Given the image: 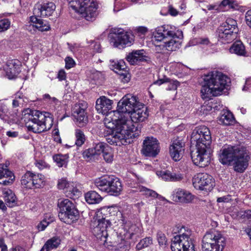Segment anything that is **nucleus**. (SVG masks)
<instances>
[{"label":"nucleus","instance_id":"1","mask_svg":"<svg viewBox=\"0 0 251 251\" xmlns=\"http://www.w3.org/2000/svg\"><path fill=\"white\" fill-rule=\"evenodd\" d=\"M138 103L135 97L125 96L118 102L117 110L107 115L104 124L111 131L106 139L108 143L118 146L125 145L130 144L132 138L139 135L140 131L129 119V114Z\"/></svg>","mask_w":251,"mask_h":251},{"label":"nucleus","instance_id":"2","mask_svg":"<svg viewBox=\"0 0 251 251\" xmlns=\"http://www.w3.org/2000/svg\"><path fill=\"white\" fill-rule=\"evenodd\" d=\"M218 159L223 165L233 166L235 172L243 173L248 166L250 157L245 148L226 145L220 150Z\"/></svg>","mask_w":251,"mask_h":251},{"label":"nucleus","instance_id":"3","mask_svg":"<svg viewBox=\"0 0 251 251\" xmlns=\"http://www.w3.org/2000/svg\"><path fill=\"white\" fill-rule=\"evenodd\" d=\"M183 38L181 31L176 30L175 27L169 25H165L156 27L153 33V41L155 42H163V44L156 46V50L159 52L158 49L168 51H175L179 49L180 40Z\"/></svg>","mask_w":251,"mask_h":251},{"label":"nucleus","instance_id":"4","mask_svg":"<svg viewBox=\"0 0 251 251\" xmlns=\"http://www.w3.org/2000/svg\"><path fill=\"white\" fill-rule=\"evenodd\" d=\"M203 81L201 93L202 99L204 100L221 95L230 79L222 73L214 71L205 75Z\"/></svg>","mask_w":251,"mask_h":251},{"label":"nucleus","instance_id":"5","mask_svg":"<svg viewBox=\"0 0 251 251\" xmlns=\"http://www.w3.org/2000/svg\"><path fill=\"white\" fill-rule=\"evenodd\" d=\"M25 126L28 130L35 133H40L50 129L53 125V119L48 112L35 111L31 115L26 114L24 117Z\"/></svg>","mask_w":251,"mask_h":251},{"label":"nucleus","instance_id":"6","mask_svg":"<svg viewBox=\"0 0 251 251\" xmlns=\"http://www.w3.org/2000/svg\"><path fill=\"white\" fill-rule=\"evenodd\" d=\"M69 6L75 11L82 14L88 21H93L97 15V4L94 0H67Z\"/></svg>","mask_w":251,"mask_h":251},{"label":"nucleus","instance_id":"7","mask_svg":"<svg viewBox=\"0 0 251 251\" xmlns=\"http://www.w3.org/2000/svg\"><path fill=\"white\" fill-rule=\"evenodd\" d=\"M180 232L182 234L174 236L172 239V251H195L193 240L190 237L192 231L186 227L182 226Z\"/></svg>","mask_w":251,"mask_h":251},{"label":"nucleus","instance_id":"8","mask_svg":"<svg viewBox=\"0 0 251 251\" xmlns=\"http://www.w3.org/2000/svg\"><path fill=\"white\" fill-rule=\"evenodd\" d=\"M203 251H223L226 245L225 237L217 231L207 232L202 241Z\"/></svg>","mask_w":251,"mask_h":251},{"label":"nucleus","instance_id":"9","mask_svg":"<svg viewBox=\"0 0 251 251\" xmlns=\"http://www.w3.org/2000/svg\"><path fill=\"white\" fill-rule=\"evenodd\" d=\"M95 185L100 191L113 196L120 195L123 190L121 180L114 176L98 178L95 180Z\"/></svg>","mask_w":251,"mask_h":251},{"label":"nucleus","instance_id":"10","mask_svg":"<svg viewBox=\"0 0 251 251\" xmlns=\"http://www.w3.org/2000/svg\"><path fill=\"white\" fill-rule=\"evenodd\" d=\"M109 38L110 44L119 48L130 46L134 42L133 34L120 28H112Z\"/></svg>","mask_w":251,"mask_h":251},{"label":"nucleus","instance_id":"11","mask_svg":"<svg viewBox=\"0 0 251 251\" xmlns=\"http://www.w3.org/2000/svg\"><path fill=\"white\" fill-rule=\"evenodd\" d=\"M91 216H93L94 220H105L106 218L111 217V219H128L129 218V212H121L117 206H111L107 208H101L96 211H92L90 212Z\"/></svg>","mask_w":251,"mask_h":251},{"label":"nucleus","instance_id":"12","mask_svg":"<svg viewBox=\"0 0 251 251\" xmlns=\"http://www.w3.org/2000/svg\"><path fill=\"white\" fill-rule=\"evenodd\" d=\"M57 206L59 209L58 216L60 220L64 218L73 219L78 215V211L75 204L69 199H59Z\"/></svg>","mask_w":251,"mask_h":251},{"label":"nucleus","instance_id":"13","mask_svg":"<svg viewBox=\"0 0 251 251\" xmlns=\"http://www.w3.org/2000/svg\"><path fill=\"white\" fill-rule=\"evenodd\" d=\"M196 150L192 152L193 163L201 167L207 166L210 160V147L196 146Z\"/></svg>","mask_w":251,"mask_h":251},{"label":"nucleus","instance_id":"14","mask_svg":"<svg viewBox=\"0 0 251 251\" xmlns=\"http://www.w3.org/2000/svg\"><path fill=\"white\" fill-rule=\"evenodd\" d=\"M192 138L196 141V145L210 147L211 136L210 130L205 126L196 127L192 133Z\"/></svg>","mask_w":251,"mask_h":251},{"label":"nucleus","instance_id":"15","mask_svg":"<svg viewBox=\"0 0 251 251\" xmlns=\"http://www.w3.org/2000/svg\"><path fill=\"white\" fill-rule=\"evenodd\" d=\"M193 185L198 190L211 191L215 186L213 177L206 173H199L193 178Z\"/></svg>","mask_w":251,"mask_h":251},{"label":"nucleus","instance_id":"16","mask_svg":"<svg viewBox=\"0 0 251 251\" xmlns=\"http://www.w3.org/2000/svg\"><path fill=\"white\" fill-rule=\"evenodd\" d=\"M87 104L85 101H81L75 104L73 108L72 115L76 125L79 127H83L88 123V117L86 110Z\"/></svg>","mask_w":251,"mask_h":251},{"label":"nucleus","instance_id":"17","mask_svg":"<svg viewBox=\"0 0 251 251\" xmlns=\"http://www.w3.org/2000/svg\"><path fill=\"white\" fill-rule=\"evenodd\" d=\"M160 150L158 140L152 136L147 137L143 141L142 153L146 156L154 157Z\"/></svg>","mask_w":251,"mask_h":251},{"label":"nucleus","instance_id":"18","mask_svg":"<svg viewBox=\"0 0 251 251\" xmlns=\"http://www.w3.org/2000/svg\"><path fill=\"white\" fill-rule=\"evenodd\" d=\"M185 144L179 138L172 140L170 147L169 153L175 161L180 160L184 152Z\"/></svg>","mask_w":251,"mask_h":251},{"label":"nucleus","instance_id":"19","mask_svg":"<svg viewBox=\"0 0 251 251\" xmlns=\"http://www.w3.org/2000/svg\"><path fill=\"white\" fill-rule=\"evenodd\" d=\"M149 116V112L147 108L143 104L138 103L136 108L129 116V119L131 120L132 123L135 125L137 128L136 123L143 122L148 118ZM138 130V129H137Z\"/></svg>","mask_w":251,"mask_h":251},{"label":"nucleus","instance_id":"20","mask_svg":"<svg viewBox=\"0 0 251 251\" xmlns=\"http://www.w3.org/2000/svg\"><path fill=\"white\" fill-rule=\"evenodd\" d=\"M172 200L176 202L187 203L191 202L194 196L189 191L180 188L175 189L171 195Z\"/></svg>","mask_w":251,"mask_h":251},{"label":"nucleus","instance_id":"21","mask_svg":"<svg viewBox=\"0 0 251 251\" xmlns=\"http://www.w3.org/2000/svg\"><path fill=\"white\" fill-rule=\"evenodd\" d=\"M55 5L53 2L46 3L36 5L33 13L40 17L51 16L55 9Z\"/></svg>","mask_w":251,"mask_h":251},{"label":"nucleus","instance_id":"22","mask_svg":"<svg viewBox=\"0 0 251 251\" xmlns=\"http://www.w3.org/2000/svg\"><path fill=\"white\" fill-rule=\"evenodd\" d=\"M112 103L111 100L105 96H101L96 100V109L99 113L105 115L106 117L110 112L109 111L112 109Z\"/></svg>","mask_w":251,"mask_h":251},{"label":"nucleus","instance_id":"23","mask_svg":"<svg viewBox=\"0 0 251 251\" xmlns=\"http://www.w3.org/2000/svg\"><path fill=\"white\" fill-rule=\"evenodd\" d=\"M41 17L34 15L30 17V25L38 30L44 32L50 30V26L48 21L40 18Z\"/></svg>","mask_w":251,"mask_h":251},{"label":"nucleus","instance_id":"24","mask_svg":"<svg viewBox=\"0 0 251 251\" xmlns=\"http://www.w3.org/2000/svg\"><path fill=\"white\" fill-rule=\"evenodd\" d=\"M109 221H92L91 226L93 227L94 234L99 237L107 235L106 228L107 224Z\"/></svg>","mask_w":251,"mask_h":251},{"label":"nucleus","instance_id":"25","mask_svg":"<svg viewBox=\"0 0 251 251\" xmlns=\"http://www.w3.org/2000/svg\"><path fill=\"white\" fill-rule=\"evenodd\" d=\"M7 168L4 164L0 165V184L4 185L12 183L15 178L12 172Z\"/></svg>","mask_w":251,"mask_h":251},{"label":"nucleus","instance_id":"26","mask_svg":"<svg viewBox=\"0 0 251 251\" xmlns=\"http://www.w3.org/2000/svg\"><path fill=\"white\" fill-rule=\"evenodd\" d=\"M218 40L221 42L226 44L228 43L237 37V34L229 30V29L225 28L224 27H220L218 31Z\"/></svg>","mask_w":251,"mask_h":251},{"label":"nucleus","instance_id":"27","mask_svg":"<svg viewBox=\"0 0 251 251\" xmlns=\"http://www.w3.org/2000/svg\"><path fill=\"white\" fill-rule=\"evenodd\" d=\"M156 174L159 178L167 181H178L183 178L182 174L171 172L168 170L157 171Z\"/></svg>","mask_w":251,"mask_h":251},{"label":"nucleus","instance_id":"28","mask_svg":"<svg viewBox=\"0 0 251 251\" xmlns=\"http://www.w3.org/2000/svg\"><path fill=\"white\" fill-rule=\"evenodd\" d=\"M20 69V65L16 63V61L12 60L7 61L4 70L8 78L13 79L19 74Z\"/></svg>","mask_w":251,"mask_h":251},{"label":"nucleus","instance_id":"29","mask_svg":"<svg viewBox=\"0 0 251 251\" xmlns=\"http://www.w3.org/2000/svg\"><path fill=\"white\" fill-rule=\"evenodd\" d=\"M144 50H136L129 53L126 57V60L131 65H136L146 60Z\"/></svg>","mask_w":251,"mask_h":251},{"label":"nucleus","instance_id":"30","mask_svg":"<svg viewBox=\"0 0 251 251\" xmlns=\"http://www.w3.org/2000/svg\"><path fill=\"white\" fill-rule=\"evenodd\" d=\"M3 199L6 204L10 207L18 205V201L15 194L9 189H4L2 191Z\"/></svg>","mask_w":251,"mask_h":251},{"label":"nucleus","instance_id":"31","mask_svg":"<svg viewBox=\"0 0 251 251\" xmlns=\"http://www.w3.org/2000/svg\"><path fill=\"white\" fill-rule=\"evenodd\" d=\"M219 123L225 126L233 125L235 119L231 112L227 110H223L219 119Z\"/></svg>","mask_w":251,"mask_h":251},{"label":"nucleus","instance_id":"32","mask_svg":"<svg viewBox=\"0 0 251 251\" xmlns=\"http://www.w3.org/2000/svg\"><path fill=\"white\" fill-rule=\"evenodd\" d=\"M110 68L121 75L125 76L126 74V65L123 60H110Z\"/></svg>","mask_w":251,"mask_h":251},{"label":"nucleus","instance_id":"33","mask_svg":"<svg viewBox=\"0 0 251 251\" xmlns=\"http://www.w3.org/2000/svg\"><path fill=\"white\" fill-rule=\"evenodd\" d=\"M229 51L231 53H234L239 56H248L245 47L240 41L234 42L229 48Z\"/></svg>","mask_w":251,"mask_h":251},{"label":"nucleus","instance_id":"34","mask_svg":"<svg viewBox=\"0 0 251 251\" xmlns=\"http://www.w3.org/2000/svg\"><path fill=\"white\" fill-rule=\"evenodd\" d=\"M86 201L89 204L99 203L102 200V198L96 191H90L85 194Z\"/></svg>","mask_w":251,"mask_h":251},{"label":"nucleus","instance_id":"35","mask_svg":"<svg viewBox=\"0 0 251 251\" xmlns=\"http://www.w3.org/2000/svg\"><path fill=\"white\" fill-rule=\"evenodd\" d=\"M64 193L67 197L71 199H75V197H78L81 193L78 188L77 184L73 182H70Z\"/></svg>","mask_w":251,"mask_h":251},{"label":"nucleus","instance_id":"36","mask_svg":"<svg viewBox=\"0 0 251 251\" xmlns=\"http://www.w3.org/2000/svg\"><path fill=\"white\" fill-rule=\"evenodd\" d=\"M32 185L33 188H39L43 187L45 184V177L41 174H34L32 173Z\"/></svg>","mask_w":251,"mask_h":251},{"label":"nucleus","instance_id":"37","mask_svg":"<svg viewBox=\"0 0 251 251\" xmlns=\"http://www.w3.org/2000/svg\"><path fill=\"white\" fill-rule=\"evenodd\" d=\"M172 70L177 75L181 77L188 73L189 69L186 66L180 63H175L171 66Z\"/></svg>","mask_w":251,"mask_h":251},{"label":"nucleus","instance_id":"38","mask_svg":"<svg viewBox=\"0 0 251 251\" xmlns=\"http://www.w3.org/2000/svg\"><path fill=\"white\" fill-rule=\"evenodd\" d=\"M32 173L29 171L27 172L21 178V185L27 189L33 188L32 185Z\"/></svg>","mask_w":251,"mask_h":251},{"label":"nucleus","instance_id":"39","mask_svg":"<svg viewBox=\"0 0 251 251\" xmlns=\"http://www.w3.org/2000/svg\"><path fill=\"white\" fill-rule=\"evenodd\" d=\"M112 246L116 247L119 251H126L129 249L128 242L118 236L117 240L113 242Z\"/></svg>","mask_w":251,"mask_h":251},{"label":"nucleus","instance_id":"40","mask_svg":"<svg viewBox=\"0 0 251 251\" xmlns=\"http://www.w3.org/2000/svg\"><path fill=\"white\" fill-rule=\"evenodd\" d=\"M69 156L67 154H58L53 156L54 162H56L57 166L59 167L66 166L68 161Z\"/></svg>","mask_w":251,"mask_h":251},{"label":"nucleus","instance_id":"41","mask_svg":"<svg viewBox=\"0 0 251 251\" xmlns=\"http://www.w3.org/2000/svg\"><path fill=\"white\" fill-rule=\"evenodd\" d=\"M221 27H224L225 28L229 29V30L233 31V33L236 34H237L238 31L237 22L232 18L227 19L226 23L224 24V25L221 26Z\"/></svg>","mask_w":251,"mask_h":251},{"label":"nucleus","instance_id":"42","mask_svg":"<svg viewBox=\"0 0 251 251\" xmlns=\"http://www.w3.org/2000/svg\"><path fill=\"white\" fill-rule=\"evenodd\" d=\"M61 240L59 237L54 236L48 240L45 243L46 247L47 246L50 250L56 249L59 246Z\"/></svg>","mask_w":251,"mask_h":251},{"label":"nucleus","instance_id":"43","mask_svg":"<svg viewBox=\"0 0 251 251\" xmlns=\"http://www.w3.org/2000/svg\"><path fill=\"white\" fill-rule=\"evenodd\" d=\"M75 145L77 146L82 145L85 141V137L83 132L79 129H76L75 131Z\"/></svg>","mask_w":251,"mask_h":251},{"label":"nucleus","instance_id":"44","mask_svg":"<svg viewBox=\"0 0 251 251\" xmlns=\"http://www.w3.org/2000/svg\"><path fill=\"white\" fill-rule=\"evenodd\" d=\"M25 99L24 96L22 93L18 92L15 95V99L13 100L12 105L14 107H16L20 105H23L24 103L25 102Z\"/></svg>","mask_w":251,"mask_h":251},{"label":"nucleus","instance_id":"45","mask_svg":"<svg viewBox=\"0 0 251 251\" xmlns=\"http://www.w3.org/2000/svg\"><path fill=\"white\" fill-rule=\"evenodd\" d=\"M104 160L107 163H111L114 159L113 151L111 148L109 146L106 147L104 151L102 153Z\"/></svg>","mask_w":251,"mask_h":251},{"label":"nucleus","instance_id":"46","mask_svg":"<svg viewBox=\"0 0 251 251\" xmlns=\"http://www.w3.org/2000/svg\"><path fill=\"white\" fill-rule=\"evenodd\" d=\"M2 15H0V18L3 17ZM11 21L7 18H3L0 19V32H3L7 31L10 27Z\"/></svg>","mask_w":251,"mask_h":251},{"label":"nucleus","instance_id":"47","mask_svg":"<svg viewBox=\"0 0 251 251\" xmlns=\"http://www.w3.org/2000/svg\"><path fill=\"white\" fill-rule=\"evenodd\" d=\"M109 146L104 143H99L96 145L94 148H92L94 153L96 156L98 158V156L101 153L104 151L106 147H108Z\"/></svg>","mask_w":251,"mask_h":251},{"label":"nucleus","instance_id":"48","mask_svg":"<svg viewBox=\"0 0 251 251\" xmlns=\"http://www.w3.org/2000/svg\"><path fill=\"white\" fill-rule=\"evenodd\" d=\"M152 244V240L151 237H146L141 240L136 245V248L138 250L149 247Z\"/></svg>","mask_w":251,"mask_h":251},{"label":"nucleus","instance_id":"49","mask_svg":"<svg viewBox=\"0 0 251 251\" xmlns=\"http://www.w3.org/2000/svg\"><path fill=\"white\" fill-rule=\"evenodd\" d=\"M82 155L87 161H94L97 159L92 148H89L84 151Z\"/></svg>","mask_w":251,"mask_h":251},{"label":"nucleus","instance_id":"50","mask_svg":"<svg viewBox=\"0 0 251 251\" xmlns=\"http://www.w3.org/2000/svg\"><path fill=\"white\" fill-rule=\"evenodd\" d=\"M10 112L7 106L3 103L0 104V118L3 120H7L9 117Z\"/></svg>","mask_w":251,"mask_h":251},{"label":"nucleus","instance_id":"51","mask_svg":"<svg viewBox=\"0 0 251 251\" xmlns=\"http://www.w3.org/2000/svg\"><path fill=\"white\" fill-rule=\"evenodd\" d=\"M139 191L142 193L143 195H145L147 197L156 198L157 197L158 194L155 191L149 189L146 187L141 186L139 188Z\"/></svg>","mask_w":251,"mask_h":251},{"label":"nucleus","instance_id":"52","mask_svg":"<svg viewBox=\"0 0 251 251\" xmlns=\"http://www.w3.org/2000/svg\"><path fill=\"white\" fill-rule=\"evenodd\" d=\"M70 182H69L66 178H61L58 181V188L59 189H62L65 191L66 190L68 186L70 184Z\"/></svg>","mask_w":251,"mask_h":251},{"label":"nucleus","instance_id":"53","mask_svg":"<svg viewBox=\"0 0 251 251\" xmlns=\"http://www.w3.org/2000/svg\"><path fill=\"white\" fill-rule=\"evenodd\" d=\"M43 99L47 102L52 105L53 106L57 105L59 101L55 97H51L49 94H45Z\"/></svg>","mask_w":251,"mask_h":251},{"label":"nucleus","instance_id":"54","mask_svg":"<svg viewBox=\"0 0 251 251\" xmlns=\"http://www.w3.org/2000/svg\"><path fill=\"white\" fill-rule=\"evenodd\" d=\"M238 216L242 219H251V210L240 211L238 214Z\"/></svg>","mask_w":251,"mask_h":251},{"label":"nucleus","instance_id":"55","mask_svg":"<svg viewBox=\"0 0 251 251\" xmlns=\"http://www.w3.org/2000/svg\"><path fill=\"white\" fill-rule=\"evenodd\" d=\"M157 239L160 245H164L167 242L166 237L162 232H158L157 234Z\"/></svg>","mask_w":251,"mask_h":251},{"label":"nucleus","instance_id":"56","mask_svg":"<svg viewBox=\"0 0 251 251\" xmlns=\"http://www.w3.org/2000/svg\"><path fill=\"white\" fill-rule=\"evenodd\" d=\"M198 43L203 46L210 47L212 45V43L210 41L207 37L201 38L198 39Z\"/></svg>","mask_w":251,"mask_h":251},{"label":"nucleus","instance_id":"57","mask_svg":"<svg viewBox=\"0 0 251 251\" xmlns=\"http://www.w3.org/2000/svg\"><path fill=\"white\" fill-rule=\"evenodd\" d=\"M228 8H233L234 6V2L233 0H223L220 4V6L226 7Z\"/></svg>","mask_w":251,"mask_h":251},{"label":"nucleus","instance_id":"58","mask_svg":"<svg viewBox=\"0 0 251 251\" xmlns=\"http://www.w3.org/2000/svg\"><path fill=\"white\" fill-rule=\"evenodd\" d=\"M66 68L70 69L74 67L75 65V61L73 58L70 57H67L65 59Z\"/></svg>","mask_w":251,"mask_h":251},{"label":"nucleus","instance_id":"59","mask_svg":"<svg viewBox=\"0 0 251 251\" xmlns=\"http://www.w3.org/2000/svg\"><path fill=\"white\" fill-rule=\"evenodd\" d=\"M49 224L50 223L48 222L47 221H41L37 227L39 231H43Z\"/></svg>","mask_w":251,"mask_h":251},{"label":"nucleus","instance_id":"60","mask_svg":"<svg viewBox=\"0 0 251 251\" xmlns=\"http://www.w3.org/2000/svg\"><path fill=\"white\" fill-rule=\"evenodd\" d=\"M245 18L247 25L251 28V9L246 12Z\"/></svg>","mask_w":251,"mask_h":251},{"label":"nucleus","instance_id":"61","mask_svg":"<svg viewBox=\"0 0 251 251\" xmlns=\"http://www.w3.org/2000/svg\"><path fill=\"white\" fill-rule=\"evenodd\" d=\"M36 166L40 170H43L44 168L48 167V165L42 160H39L35 163Z\"/></svg>","mask_w":251,"mask_h":251},{"label":"nucleus","instance_id":"62","mask_svg":"<svg viewBox=\"0 0 251 251\" xmlns=\"http://www.w3.org/2000/svg\"><path fill=\"white\" fill-rule=\"evenodd\" d=\"M57 78L60 81L65 80L66 78L65 72L63 70H60L58 73Z\"/></svg>","mask_w":251,"mask_h":251},{"label":"nucleus","instance_id":"63","mask_svg":"<svg viewBox=\"0 0 251 251\" xmlns=\"http://www.w3.org/2000/svg\"><path fill=\"white\" fill-rule=\"evenodd\" d=\"M251 87V78H248L246 81L245 85L243 87L242 90L244 91H247L250 89Z\"/></svg>","mask_w":251,"mask_h":251},{"label":"nucleus","instance_id":"64","mask_svg":"<svg viewBox=\"0 0 251 251\" xmlns=\"http://www.w3.org/2000/svg\"><path fill=\"white\" fill-rule=\"evenodd\" d=\"M0 248H1V251H7V246L2 238L0 239Z\"/></svg>","mask_w":251,"mask_h":251}]
</instances>
